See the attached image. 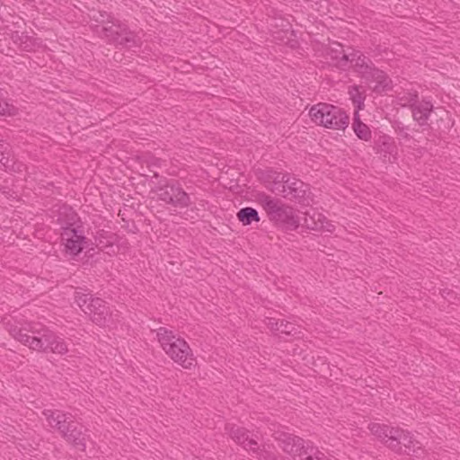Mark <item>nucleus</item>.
<instances>
[{
    "mask_svg": "<svg viewBox=\"0 0 460 460\" xmlns=\"http://www.w3.org/2000/svg\"><path fill=\"white\" fill-rule=\"evenodd\" d=\"M226 429L233 440L241 445L245 450L255 454L260 459H271L270 454L266 450H261L258 442L249 437L245 429L227 424Z\"/></svg>",
    "mask_w": 460,
    "mask_h": 460,
    "instance_id": "nucleus-12",
    "label": "nucleus"
},
{
    "mask_svg": "<svg viewBox=\"0 0 460 460\" xmlns=\"http://www.w3.org/2000/svg\"><path fill=\"white\" fill-rule=\"evenodd\" d=\"M392 434H394L391 435L392 438L400 441L401 446L402 445L405 447L404 452L408 455L416 453L417 450L420 449V443L415 440L410 432L396 428Z\"/></svg>",
    "mask_w": 460,
    "mask_h": 460,
    "instance_id": "nucleus-17",
    "label": "nucleus"
},
{
    "mask_svg": "<svg viewBox=\"0 0 460 460\" xmlns=\"http://www.w3.org/2000/svg\"><path fill=\"white\" fill-rule=\"evenodd\" d=\"M7 170L21 172L25 169V165L22 163L15 162L12 159L10 162V167H5Z\"/></svg>",
    "mask_w": 460,
    "mask_h": 460,
    "instance_id": "nucleus-32",
    "label": "nucleus"
},
{
    "mask_svg": "<svg viewBox=\"0 0 460 460\" xmlns=\"http://www.w3.org/2000/svg\"><path fill=\"white\" fill-rule=\"evenodd\" d=\"M367 428L373 435L382 441H385L386 438H392V432L395 431L396 429L376 422L369 423Z\"/></svg>",
    "mask_w": 460,
    "mask_h": 460,
    "instance_id": "nucleus-21",
    "label": "nucleus"
},
{
    "mask_svg": "<svg viewBox=\"0 0 460 460\" xmlns=\"http://www.w3.org/2000/svg\"><path fill=\"white\" fill-rule=\"evenodd\" d=\"M11 39L18 48L27 52L37 51L44 47L41 39L27 32L13 31Z\"/></svg>",
    "mask_w": 460,
    "mask_h": 460,
    "instance_id": "nucleus-14",
    "label": "nucleus"
},
{
    "mask_svg": "<svg viewBox=\"0 0 460 460\" xmlns=\"http://www.w3.org/2000/svg\"><path fill=\"white\" fill-rule=\"evenodd\" d=\"M101 30L98 31L102 38L117 46L131 49L140 43L137 34L131 31L128 26L111 15H107V21L102 20Z\"/></svg>",
    "mask_w": 460,
    "mask_h": 460,
    "instance_id": "nucleus-4",
    "label": "nucleus"
},
{
    "mask_svg": "<svg viewBox=\"0 0 460 460\" xmlns=\"http://www.w3.org/2000/svg\"><path fill=\"white\" fill-rule=\"evenodd\" d=\"M395 102L398 105L411 110L419 102V94L415 90L402 91L396 94Z\"/></svg>",
    "mask_w": 460,
    "mask_h": 460,
    "instance_id": "nucleus-20",
    "label": "nucleus"
},
{
    "mask_svg": "<svg viewBox=\"0 0 460 460\" xmlns=\"http://www.w3.org/2000/svg\"><path fill=\"white\" fill-rule=\"evenodd\" d=\"M75 301L90 316L93 323L99 326L108 325L111 318V313L104 300L93 297L90 293L76 291Z\"/></svg>",
    "mask_w": 460,
    "mask_h": 460,
    "instance_id": "nucleus-6",
    "label": "nucleus"
},
{
    "mask_svg": "<svg viewBox=\"0 0 460 460\" xmlns=\"http://www.w3.org/2000/svg\"><path fill=\"white\" fill-rule=\"evenodd\" d=\"M266 325L271 331H279L280 330V321L276 320L275 318H267Z\"/></svg>",
    "mask_w": 460,
    "mask_h": 460,
    "instance_id": "nucleus-33",
    "label": "nucleus"
},
{
    "mask_svg": "<svg viewBox=\"0 0 460 460\" xmlns=\"http://www.w3.org/2000/svg\"><path fill=\"white\" fill-rule=\"evenodd\" d=\"M349 94L353 104L358 110H361L364 106L365 95L359 91L358 86L353 85L349 87Z\"/></svg>",
    "mask_w": 460,
    "mask_h": 460,
    "instance_id": "nucleus-26",
    "label": "nucleus"
},
{
    "mask_svg": "<svg viewBox=\"0 0 460 460\" xmlns=\"http://www.w3.org/2000/svg\"><path fill=\"white\" fill-rule=\"evenodd\" d=\"M309 115L317 125L331 129H345L349 125V116L340 107L320 102L314 105Z\"/></svg>",
    "mask_w": 460,
    "mask_h": 460,
    "instance_id": "nucleus-5",
    "label": "nucleus"
},
{
    "mask_svg": "<svg viewBox=\"0 0 460 460\" xmlns=\"http://www.w3.org/2000/svg\"><path fill=\"white\" fill-rule=\"evenodd\" d=\"M42 414L46 418L49 426L54 428V426H58L60 420H65L66 413L59 410L47 409L42 411Z\"/></svg>",
    "mask_w": 460,
    "mask_h": 460,
    "instance_id": "nucleus-25",
    "label": "nucleus"
},
{
    "mask_svg": "<svg viewBox=\"0 0 460 460\" xmlns=\"http://www.w3.org/2000/svg\"><path fill=\"white\" fill-rule=\"evenodd\" d=\"M258 202L271 222L289 230H295L299 226L300 220L295 209L279 199L261 193L258 195Z\"/></svg>",
    "mask_w": 460,
    "mask_h": 460,
    "instance_id": "nucleus-3",
    "label": "nucleus"
},
{
    "mask_svg": "<svg viewBox=\"0 0 460 460\" xmlns=\"http://www.w3.org/2000/svg\"><path fill=\"white\" fill-rule=\"evenodd\" d=\"M433 109L434 106L430 101L426 99H422L420 102L419 101L411 110L413 120L420 127L428 126V121Z\"/></svg>",
    "mask_w": 460,
    "mask_h": 460,
    "instance_id": "nucleus-15",
    "label": "nucleus"
},
{
    "mask_svg": "<svg viewBox=\"0 0 460 460\" xmlns=\"http://www.w3.org/2000/svg\"><path fill=\"white\" fill-rule=\"evenodd\" d=\"M237 218L244 226L251 225L252 222H259L260 217L258 211L251 207L241 208L237 213Z\"/></svg>",
    "mask_w": 460,
    "mask_h": 460,
    "instance_id": "nucleus-23",
    "label": "nucleus"
},
{
    "mask_svg": "<svg viewBox=\"0 0 460 460\" xmlns=\"http://www.w3.org/2000/svg\"><path fill=\"white\" fill-rule=\"evenodd\" d=\"M13 325H18L19 327H22V332L25 334L30 340L31 339H39L41 336H45V334L49 333L50 330L44 327L40 323H22L21 321H14Z\"/></svg>",
    "mask_w": 460,
    "mask_h": 460,
    "instance_id": "nucleus-18",
    "label": "nucleus"
},
{
    "mask_svg": "<svg viewBox=\"0 0 460 460\" xmlns=\"http://www.w3.org/2000/svg\"><path fill=\"white\" fill-rule=\"evenodd\" d=\"M10 162H12V158H10V146L4 141H0V163L4 167H10Z\"/></svg>",
    "mask_w": 460,
    "mask_h": 460,
    "instance_id": "nucleus-27",
    "label": "nucleus"
},
{
    "mask_svg": "<svg viewBox=\"0 0 460 460\" xmlns=\"http://www.w3.org/2000/svg\"><path fill=\"white\" fill-rule=\"evenodd\" d=\"M62 209L66 214H67L70 221H75L76 214L73 211L71 208L64 206Z\"/></svg>",
    "mask_w": 460,
    "mask_h": 460,
    "instance_id": "nucleus-35",
    "label": "nucleus"
},
{
    "mask_svg": "<svg viewBox=\"0 0 460 460\" xmlns=\"http://www.w3.org/2000/svg\"><path fill=\"white\" fill-rule=\"evenodd\" d=\"M69 419V416L68 414H65V420H60V421H58V426H54V429H57L60 434L62 435V437L67 432L69 431V429L70 427L72 426L71 422H68Z\"/></svg>",
    "mask_w": 460,
    "mask_h": 460,
    "instance_id": "nucleus-30",
    "label": "nucleus"
},
{
    "mask_svg": "<svg viewBox=\"0 0 460 460\" xmlns=\"http://www.w3.org/2000/svg\"><path fill=\"white\" fill-rule=\"evenodd\" d=\"M13 317L9 319L4 318V324L9 333L22 344L28 346L30 349L38 351H51L57 354H66L68 351L67 344L63 339L58 337L53 332H49L39 339H29L22 332V327L13 325Z\"/></svg>",
    "mask_w": 460,
    "mask_h": 460,
    "instance_id": "nucleus-2",
    "label": "nucleus"
},
{
    "mask_svg": "<svg viewBox=\"0 0 460 460\" xmlns=\"http://www.w3.org/2000/svg\"><path fill=\"white\" fill-rule=\"evenodd\" d=\"M374 149L376 153L382 155L385 159L387 158L391 161L392 156L395 159L394 155H396L397 147L394 139L387 135L379 136L375 140Z\"/></svg>",
    "mask_w": 460,
    "mask_h": 460,
    "instance_id": "nucleus-16",
    "label": "nucleus"
},
{
    "mask_svg": "<svg viewBox=\"0 0 460 460\" xmlns=\"http://www.w3.org/2000/svg\"><path fill=\"white\" fill-rule=\"evenodd\" d=\"M384 442L392 450H394V451H395L397 453H401L402 452V446L400 444V441L394 440L393 438H386Z\"/></svg>",
    "mask_w": 460,
    "mask_h": 460,
    "instance_id": "nucleus-31",
    "label": "nucleus"
},
{
    "mask_svg": "<svg viewBox=\"0 0 460 460\" xmlns=\"http://www.w3.org/2000/svg\"><path fill=\"white\" fill-rule=\"evenodd\" d=\"M157 340L165 354L185 369L195 367L196 358L188 342L166 327L156 330Z\"/></svg>",
    "mask_w": 460,
    "mask_h": 460,
    "instance_id": "nucleus-1",
    "label": "nucleus"
},
{
    "mask_svg": "<svg viewBox=\"0 0 460 460\" xmlns=\"http://www.w3.org/2000/svg\"><path fill=\"white\" fill-rule=\"evenodd\" d=\"M63 438L69 443H72L76 448L84 451L86 448V441L89 439V435L83 432L81 429L71 426Z\"/></svg>",
    "mask_w": 460,
    "mask_h": 460,
    "instance_id": "nucleus-19",
    "label": "nucleus"
},
{
    "mask_svg": "<svg viewBox=\"0 0 460 460\" xmlns=\"http://www.w3.org/2000/svg\"><path fill=\"white\" fill-rule=\"evenodd\" d=\"M406 130L407 128L404 127L399 128V134L405 138L409 137V134L407 133Z\"/></svg>",
    "mask_w": 460,
    "mask_h": 460,
    "instance_id": "nucleus-36",
    "label": "nucleus"
},
{
    "mask_svg": "<svg viewBox=\"0 0 460 460\" xmlns=\"http://www.w3.org/2000/svg\"><path fill=\"white\" fill-rule=\"evenodd\" d=\"M9 111V105L4 99L3 91L0 89V114L4 115Z\"/></svg>",
    "mask_w": 460,
    "mask_h": 460,
    "instance_id": "nucleus-34",
    "label": "nucleus"
},
{
    "mask_svg": "<svg viewBox=\"0 0 460 460\" xmlns=\"http://www.w3.org/2000/svg\"><path fill=\"white\" fill-rule=\"evenodd\" d=\"M313 220L316 218V221H314V225L311 226L307 219H305V223L309 228L312 229H326L329 232L333 231V225H332L324 216L320 213H314L313 217H311Z\"/></svg>",
    "mask_w": 460,
    "mask_h": 460,
    "instance_id": "nucleus-24",
    "label": "nucleus"
},
{
    "mask_svg": "<svg viewBox=\"0 0 460 460\" xmlns=\"http://www.w3.org/2000/svg\"><path fill=\"white\" fill-rule=\"evenodd\" d=\"M62 230L61 239L66 252L72 256L79 254L87 245V238L82 226L67 223L66 226H62Z\"/></svg>",
    "mask_w": 460,
    "mask_h": 460,
    "instance_id": "nucleus-11",
    "label": "nucleus"
},
{
    "mask_svg": "<svg viewBox=\"0 0 460 460\" xmlns=\"http://www.w3.org/2000/svg\"><path fill=\"white\" fill-rule=\"evenodd\" d=\"M299 327L296 326L292 323L284 322L283 320L280 321V330L279 332L281 333H285L288 335H296L300 333V331L298 330Z\"/></svg>",
    "mask_w": 460,
    "mask_h": 460,
    "instance_id": "nucleus-28",
    "label": "nucleus"
},
{
    "mask_svg": "<svg viewBox=\"0 0 460 460\" xmlns=\"http://www.w3.org/2000/svg\"><path fill=\"white\" fill-rule=\"evenodd\" d=\"M352 128L359 139L364 141H369L371 139V130L367 124L360 121L358 112L354 115Z\"/></svg>",
    "mask_w": 460,
    "mask_h": 460,
    "instance_id": "nucleus-22",
    "label": "nucleus"
},
{
    "mask_svg": "<svg viewBox=\"0 0 460 460\" xmlns=\"http://www.w3.org/2000/svg\"><path fill=\"white\" fill-rule=\"evenodd\" d=\"M156 193L159 200L174 208H185L191 204L189 194L176 181H170L157 187Z\"/></svg>",
    "mask_w": 460,
    "mask_h": 460,
    "instance_id": "nucleus-9",
    "label": "nucleus"
},
{
    "mask_svg": "<svg viewBox=\"0 0 460 460\" xmlns=\"http://www.w3.org/2000/svg\"><path fill=\"white\" fill-rule=\"evenodd\" d=\"M328 55L330 59L333 62L334 66L345 69L362 54L359 51L352 49L351 52L346 53L343 47L339 43H334L333 47L330 48Z\"/></svg>",
    "mask_w": 460,
    "mask_h": 460,
    "instance_id": "nucleus-13",
    "label": "nucleus"
},
{
    "mask_svg": "<svg viewBox=\"0 0 460 460\" xmlns=\"http://www.w3.org/2000/svg\"><path fill=\"white\" fill-rule=\"evenodd\" d=\"M272 436L278 442V446L294 460H305L307 455H305V451H308L307 448L313 447L312 442H306L302 438L283 430H276Z\"/></svg>",
    "mask_w": 460,
    "mask_h": 460,
    "instance_id": "nucleus-8",
    "label": "nucleus"
},
{
    "mask_svg": "<svg viewBox=\"0 0 460 460\" xmlns=\"http://www.w3.org/2000/svg\"><path fill=\"white\" fill-rule=\"evenodd\" d=\"M284 173H277V175L274 177L273 182L271 183L270 187H268V189L274 193H280L283 195V190L285 188L284 181H280L281 177H283Z\"/></svg>",
    "mask_w": 460,
    "mask_h": 460,
    "instance_id": "nucleus-29",
    "label": "nucleus"
},
{
    "mask_svg": "<svg viewBox=\"0 0 460 460\" xmlns=\"http://www.w3.org/2000/svg\"><path fill=\"white\" fill-rule=\"evenodd\" d=\"M284 181L285 190H283V197L285 199L293 200L304 206L310 205L313 200L310 188L307 184L301 180L291 176L289 173H284L281 177Z\"/></svg>",
    "mask_w": 460,
    "mask_h": 460,
    "instance_id": "nucleus-10",
    "label": "nucleus"
},
{
    "mask_svg": "<svg viewBox=\"0 0 460 460\" xmlns=\"http://www.w3.org/2000/svg\"><path fill=\"white\" fill-rule=\"evenodd\" d=\"M355 70L367 83H375L374 91L382 92L390 89L391 80L387 75L376 68L372 61L364 56H358L354 64Z\"/></svg>",
    "mask_w": 460,
    "mask_h": 460,
    "instance_id": "nucleus-7",
    "label": "nucleus"
}]
</instances>
